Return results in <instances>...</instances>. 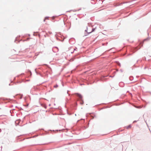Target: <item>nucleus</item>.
<instances>
[{
	"label": "nucleus",
	"instance_id": "nucleus-1",
	"mask_svg": "<svg viewBox=\"0 0 151 151\" xmlns=\"http://www.w3.org/2000/svg\"><path fill=\"white\" fill-rule=\"evenodd\" d=\"M77 95V96L78 97H79V98L81 99H82V96L80 94H78V93H77L76 94Z\"/></svg>",
	"mask_w": 151,
	"mask_h": 151
},
{
	"label": "nucleus",
	"instance_id": "nucleus-2",
	"mask_svg": "<svg viewBox=\"0 0 151 151\" xmlns=\"http://www.w3.org/2000/svg\"><path fill=\"white\" fill-rule=\"evenodd\" d=\"M131 127V125H129V126H127L126 128L127 129H129Z\"/></svg>",
	"mask_w": 151,
	"mask_h": 151
},
{
	"label": "nucleus",
	"instance_id": "nucleus-3",
	"mask_svg": "<svg viewBox=\"0 0 151 151\" xmlns=\"http://www.w3.org/2000/svg\"><path fill=\"white\" fill-rule=\"evenodd\" d=\"M58 86V85H56L55 86H54V87L56 88Z\"/></svg>",
	"mask_w": 151,
	"mask_h": 151
},
{
	"label": "nucleus",
	"instance_id": "nucleus-4",
	"mask_svg": "<svg viewBox=\"0 0 151 151\" xmlns=\"http://www.w3.org/2000/svg\"><path fill=\"white\" fill-rule=\"evenodd\" d=\"M92 32V31H91V32H88V33H91Z\"/></svg>",
	"mask_w": 151,
	"mask_h": 151
},
{
	"label": "nucleus",
	"instance_id": "nucleus-5",
	"mask_svg": "<svg viewBox=\"0 0 151 151\" xmlns=\"http://www.w3.org/2000/svg\"><path fill=\"white\" fill-rule=\"evenodd\" d=\"M45 19H44V22L45 21Z\"/></svg>",
	"mask_w": 151,
	"mask_h": 151
}]
</instances>
